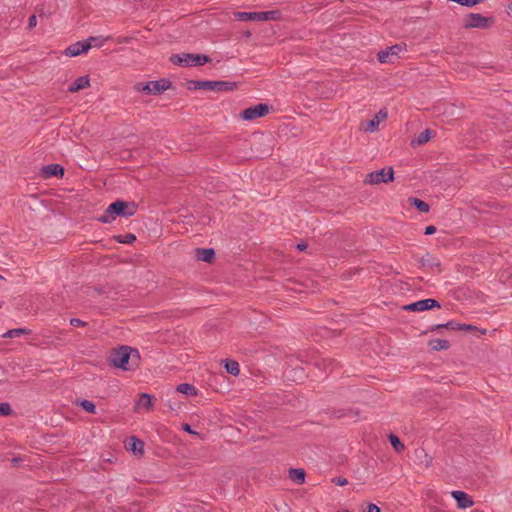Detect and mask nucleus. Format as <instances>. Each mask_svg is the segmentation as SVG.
<instances>
[{
    "mask_svg": "<svg viewBox=\"0 0 512 512\" xmlns=\"http://www.w3.org/2000/svg\"><path fill=\"white\" fill-rule=\"evenodd\" d=\"M70 324L74 327H80V326L86 325V323L84 321H82L81 319H78V318H72L70 320Z\"/></svg>",
    "mask_w": 512,
    "mask_h": 512,
    "instance_id": "nucleus-39",
    "label": "nucleus"
},
{
    "mask_svg": "<svg viewBox=\"0 0 512 512\" xmlns=\"http://www.w3.org/2000/svg\"><path fill=\"white\" fill-rule=\"evenodd\" d=\"M493 23L492 17H485L479 13H469L466 15L463 27L466 29L479 28L486 29Z\"/></svg>",
    "mask_w": 512,
    "mask_h": 512,
    "instance_id": "nucleus-7",
    "label": "nucleus"
},
{
    "mask_svg": "<svg viewBox=\"0 0 512 512\" xmlns=\"http://www.w3.org/2000/svg\"><path fill=\"white\" fill-rule=\"evenodd\" d=\"M99 40L98 37H90L88 41H79L70 45L66 50L65 54L70 57H75L81 53L87 52L92 46V41Z\"/></svg>",
    "mask_w": 512,
    "mask_h": 512,
    "instance_id": "nucleus-10",
    "label": "nucleus"
},
{
    "mask_svg": "<svg viewBox=\"0 0 512 512\" xmlns=\"http://www.w3.org/2000/svg\"><path fill=\"white\" fill-rule=\"evenodd\" d=\"M422 266H439V262L436 258L432 257L430 254H427L421 259Z\"/></svg>",
    "mask_w": 512,
    "mask_h": 512,
    "instance_id": "nucleus-33",
    "label": "nucleus"
},
{
    "mask_svg": "<svg viewBox=\"0 0 512 512\" xmlns=\"http://www.w3.org/2000/svg\"><path fill=\"white\" fill-rule=\"evenodd\" d=\"M289 478L297 483V484H303L305 482V471L301 468H290L288 470Z\"/></svg>",
    "mask_w": 512,
    "mask_h": 512,
    "instance_id": "nucleus-21",
    "label": "nucleus"
},
{
    "mask_svg": "<svg viewBox=\"0 0 512 512\" xmlns=\"http://www.w3.org/2000/svg\"><path fill=\"white\" fill-rule=\"evenodd\" d=\"M436 232V227L433 225H429L425 228L424 234L425 235H432Z\"/></svg>",
    "mask_w": 512,
    "mask_h": 512,
    "instance_id": "nucleus-41",
    "label": "nucleus"
},
{
    "mask_svg": "<svg viewBox=\"0 0 512 512\" xmlns=\"http://www.w3.org/2000/svg\"><path fill=\"white\" fill-rule=\"evenodd\" d=\"M417 453H420V454H423L424 457H425V466L426 467H429L432 463V457L428 456V454L425 452L424 449H421L420 451H417ZM417 456L419 457V454H417Z\"/></svg>",
    "mask_w": 512,
    "mask_h": 512,
    "instance_id": "nucleus-37",
    "label": "nucleus"
},
{
    "mask_svg": "<svg viewBox=\"0 0 512 512\" xmlns=\"http://www.w3.org/2000/svg\"><path fill=\"white\" fill-rule=\"evenodd\" d=\"M387 118V111L385 109H381L373 119L369 120L367 122V125L365 127L366 131L374 132L378 129L379 123L381 120H384Z\"/></svg>",
    "mask_w": 512,
    "mask_h": 512,
    "instance_id": "nucleus-17",
    "label": "nucleus"
},
{
    "mask_svg": "<svg viewBox=\"0 0 512 512\" xmlns=\"http://www.w3.org/2000/svg\"><path fill=\"white\" fill-rule=\"evenodd\" d=\"M108 39H110V37H107V38H105V39H103L102 41H99V42H98V40H96V41H94L95 42L94 46L101 47L103 45V42L108 40Z\"/></svg>",
    "mask_w": 512,
    "mask_h": 512,
    "instance_id": "nucleus-46",
    "label": "nucleus"
},
{
    "mask_svg": "<svg viewBox=\"0 0 512 512\" xmlns=\"http://www.w3.org/2000/svg\"><path fill=\"white\" fill-rule=\"evenodd\" d=\"M389 441L392 447L395 449L396 452H402L405 449L404 444L401 442V440L394 434L389 435Z\"/></svg>",
    "mask_w": 512,
    "mask_h": 512,
    "instance_id": "nucleus-30",
    "label": "nucleus"
},
{
    "mask_svg": "<svg viewBox=\"0 0 512 512\" xmlns=\"http://www.w3.org/2000/svg\"><path fill=\"white\" fill-rule=\"evenodd\" d=\"M175 391L177 393L185 394L186 396L196 397L198 395V389L189 383H181L177 385Z\"/></svg>",
    "mask_w": 512,
    "mask_h": 512,
    "instance_id": "nucleus-20",
    "label": "nucleus"
},
{
    "mask_svg": "<svg viewBox=\"0 0 512 512\" xmlns=\"http://www.w3.org/2000/svg\"><path fill=\"white\" fill-rule=\"evenodd\" d=\"M170 61L174 65L190 67V66L204 65L205 63L210 62L211 59L207 55L182 53V54H173L170 57Z\"/></svg>",
    "mask_w": 512,
    "mask_h": 512,
    "instance_id": "nucleus-4",
    "label": "nucleus"
},
{
    "mask_svg": "<svg viewBox=\"0 0 512 512\" xmlns=\"http://www.w3.org/2000/svg\"><path fill=\"white\" fill-rule=\"evenodd\" d=\"M406 50L405 44H395L384 50H381L377 54V59L380 63L392 62V56H398L402 51Z\"/></svg>",
    "mask_w": 512,
    "mask_h": 512,
    "instance_id": "nucleus-11",
    "label": "nucleus"
},
{
    "mask_svg": "<svg viewBox=\"0 0 512 512\" xmlns=\"http://www.w3.org/2000/svg\"><path fill=\"white\" fill-rule=\"evenodd\" d=\"M189 90H210V91H233L237 88V83L233 81H210V80H190L187 83Z\"/></svg>",
    "mask_w": 512,
    "mask_h": 512,
    "instance_id": "nucleus-2",
    "label": "nucleus"
},
{
    "mask_svg": "<svg viewBox=\"0 0 512 512\" xmlns=\"http://www.w3.org/2000/svg\"><path fill=\"white\" fill-rule=\"evenodd\" d=\"M250 35H251V33L248 31V32L246 33V36H247V37H249Z\"/></svg>",
    "mask_w": 512,
    "mask_h": 512,
    "instance_id": "nucleus-48",
    "label": "nucleus"
},
{
    "mask_svg": "<svg viewBox=\"0 0 512 512\" xmlns=\"http://www.w3.org/2000/svg\"><path fill=\"white\" fill-rule=\"evenodd\" d=\"M430 346L432 350H447L450 348V343L445 339H435L430 341Z\"/></svg>",
    "mask_w": 512,
    "mask_h": 512,
    "instance_id": "nucleus-27",
    "label": "nucleus"
},
{
    "mask_svg": "<svg viewBox=\"0 0 512 512\" xmlns=\"http://www.w3.org/2000/svg\"><path fill=\"white\" fill-rule=\"evenodd\" d=\"M37 25V19L35 15H31L28 21V28L31 29Z\"/></svg>",
    "mask_w": 512,
    "mask_h": 512,
    "instance_id": "nucleus-40",
    "label": "nucleus"
},
{
    "mask_svg": "<svg viewBox=\"0 0 512 512\" xmlns=\"http://www.w3.org/2000/svg\"><path fill=\"white\" fill-rule=\"evenodd\" d=\"M408 201L412 206H414L420 212H423V213L429 212L430 207L425 201L415 198V197H410L408 199Z\"/></svg>",
    "mask_w": 512,
    "mask_h": 512,
    "instance_id": "nucleus-26",
    "label": "nucleus"
},
{
    "mask_svg": "<svg viewBox=\"0 0 512 512\" xmlns=\"http://www.w3.org/2000/svg\"><path fill=\"white\" fill-rule=\"evenodd\" d=\"M279 14L277 10L258 12L259 21L277 20Z\"/></svg>",
    "mask_w": 512,
    "mask_h": 512,
    "instance_id": "nucleus-29",
    "label": "nucleus"
},
{
    "mask_svg": "<svg viewBox=\"0 0 512 512\" xmlns=\"http://www.w3.org/2000/svg\"><path fill=\"white\" fill-rule=\"evenodd\" d=\"M441 328H446V329H450V330H475L476 329V327H474L472 325L459 324L454 321H449L446 324L436 325L435 327L432 328V330L441 329Z\"/></svg>",
    "mask_w": 512,
    "mask_h": 512,
    "instance_id": "nucleus-18",
    "label": "nucleus"
},
{
    "mask_svg": "<svg viewBox=\"0 0 512 512\" xmlns=\"http://www.w3.org/2000/svg\"><path fill=\"white\" fill-rule=\"evenodd\" d=\"M21 459L18 457L12 458L11 462L14 466L18 465L20 463Z\"/></svg>",
    "mask_w": 512,
    "mask_h": 512,
    "instance_id": "nucleus-47",
    "label": "nucleus"
},
{
    "mask_svg": "<svg viewBox=\"0 0 512 512\" xmlns=\"http://www.w3.org/2000/svg\"><path fill=\"white\" fill-rule=\"evenodd\" d=\"M132 39H133V38H132V37H130V36H120V37H118V38L116 39V42H117L118 44H128V43H130V42L132 41Z\"/></svg>",
    "mask_w": 512,
    "mask_h": 512,
    "instance_id": "nucleus-38",
    "label": "nucleus"
},
{
    "mask_svg": "<svg viewBox=\"0 0 512 512\" xmlns=\"http://www.w3.org/2000/svg\"><path fill=\"white\" fill-rule=\"evenodd\" d=\"M215 252L212 248H197L196 257L198 260L210 263L214 259Z\"/></svg>",
    "mask_w": 512,
    "mask_h": 512,
    "instance_id": "nucleus-19",
    "label": "nucleus"
},
{
    "mask_svg": "<svg viewBox=\"0 0 512 512\" xmlns=\"http://www.w3.org/2000/svg\"><path fill=\"white\" fill-rule=\"evenodd\" d=\"M64 175V168L59 164H49L41 168V176L43 179L51 177H62Z\"/></svg>",
    "mask_w": 512,
    "mask_h": 512,
    "instance_id": "nucleus-14",
    "label": "nucleus"
},
{
    "mask_svg": "<svg viewBox=\"0 0 512 512\" xmlns=\"http://www.w3.org/2000/svg\"><path fill=\"white\" fill-rule=\"evenodd\" d=\"M234 17L239 21H259L258 12H235Z\"/></svg>",
    "mask_w": 512,
    "mask_h": 512,
    "instance_id": "nucleus-23",
    "label": "nucleus"
},
{
    "mask_svg": "<svg viewBox=\"0 0 512 512\" xmlns=\"http://www.w3.org/2000/svg\"><path fill=\"white\" fill-rule=\"evenodd\" d=\"M90 86L89 76H81L78 77L68 88L70 93H76L82 89L88 88Z\"/></svg>",
    "mask_w": 512,
    "mask_h": 512,
    "instance_id": "nucleus-16",
    "label": "nucleus"
},
{
    "mask_svg": "<svg viewBox=\"0 0 512 512\" xmlns=\"http://www.w3.org/2000/svg\"><path fill=\"white\" fill-rule=\"evenodd\" d=\"M451 496L455 499L457 507L460 509H466L474 505L472 497L466 492L454 490L451 492Z\"/></svg>",
    "mask_w": 512,
    "mask_h": 512,
    "instance_id": "nucleus-12",
    "label": "nucleus"
},
{
    "mask_svg": "<svg viewBox=\"0 0 512 512\" xmlns=\"http://www.w3.org/2000/svg\"><path fill=\"white\" fill-rule=\"evenodd\" d=\"M270 107L267 104L260 103L255 106L244 109L240 116L243 120L251 121L260 118L269 113Z\"/></svg>",
    "mask_w": 512,
    "mask_h": 512,
    "instance_id": "nucleus-8",
    "label": "nucleus"
},
{
    "mask_svg": "<svg viewBox=\"0 0 512 512\" xmlns=\"http://www.w3.org/2000/svg\"><path fill=\"white\" fill-rule=\"evenodd\" d=\"M509 9L512 11V2H511V5L509 6Z\"/></svg>",
    "mask_w": 512,
    "mask_h": 512,
    "instance_id": "nucleus-49",
    "label": "nucleus"
},
{
    "mask_svg": "<svg viewBox=\"0 0 512 512\" xmlns=\"http://www.w3.org/2000/svg\"><path fill=\"white\" fill-rule=\"evenodd\" d=\"M367 512H381V511L377 505L370 503L367 507Z\"/></svg>",
    "mask_w": 512,
    "mask_h": 512,
    "instance_id": "nucleus-42",
    "label": "nucleus"
},
{
    "mask_svg": "<svg viewBox=\"0 0 512 512\" xmlns=\"http://www.w3.org/2000/svg\"><path fill=\"white\" fill-rule=\"evenodd\" d=\"M113 356L107 359L110 366L120 368L124 371L134 370L139 366L140 354H112Z\"/></svg>",
    "mask_w": 512,
    "mask_h": 512,
    "instance_id": "nucleus-3",
    "label": "nucleus"
},
{
    "mask_svg": "<svg viewBox=\"0 0 512 512\" xmlns=\"http://www.w3.org/2000/svg\"><path fill=\"white\" fill-rule=\"evenodd\" d=\"M332 482L338 486H345L348 484V480L342 476L334 477Z\"/></svg>",
    "mask_w": 512,
    "mask_h": 512,
    "instance_id": "nucleus-36",
    "label": "nucleus"
},
{
    "mask_svg": "<svg viewBox=\"0 0 512 512\" xmlns=\"http://www.w3.org/2000/svg\"><path fill=\"white\" fill-rule=\"evenodd\" d=\"M126 447L128 451H131L136 455H142L144 453V442L135 436L128 439Z\"/></svg>",
    "mask_w": 512,
    "mask_h": 512,
    "instance_id": "nucleus-15",
    "label": "nucleus"
},
{
    "mask_svg": "<svg viewBox=\"0 0 512 512\" xmlns=\"http://www.w3.org/2000/svg\"><path fill=\"white\" fill-rule=\"evenodd\" d=\"M108 39H110V37H107V38H105V39H103L102 41H99V42H98V40H96V41H94L95 42L94 46L101 47L103 45V42L108 40Z\"/></svg>",
    "mask_w": 512,
    "mask_h": 512,
    "instance_id": "nucleus-45",
    "label": "nucleus"
},
{
    "mask_svg": "<svg viewBox=\"0 0 512 512\" xmlns=\"http://www.w3.org/2000/svg\"><path fill=\"white\" fill-rule=\"evenodd\" d=\"M440 303L435 299H423L416 301L414 303H410L403 306V310L412 311V312H422L426 310H430L433 308H440Z\"/></svg>",
    "mask_w": 512,
    "mask_h": 512,
    "instance_id": "nucleus-9",
    "label": "nucleus"
},
{
    "mask_svg": "<svg viewBox=\"0 0 512 512\" xmlns=\"http://www.w3.org/2000/svg\"><path fill=\"white\" fill-rule=\"evenodd\" d=\"M307 247H308V245L306 243H300L297 245V249L299 251H304Z\"/></svg>",
    "mask_w": 512,
    "mask_h": 512,
    "instance_id": "nucleus-44",
    "label": "nucleus"
},
{
    "mask_svg": "<svg viewBox=\"0 0 512 512\" xmlns=\"http://www.w3.org/2000/svg\"><path fill=\"white\" fill-rule=\"evenodd\" d=\"M360 414L359 410H354V409H339V410H332L331 412V416L332 417H335V418H342V417H346V416H354V417H358Z\"/></svg>",
    "mask_w": 512,
    "mask_h": 512,
    "instance_id": "nucleus-25",
    "label": "nucleus"
},
{
    "mask_svg": "<svg viewBox=\"0 0 512 512\" xmlns=\"http://www.w3.org/2000/svg\"><path fill=\"white\" fill-rule=\"evenodd\" d=\"M13 413L11 405L7 402L0 403V415L1 416H10Z\"/></svg>",
    "mask_w": 512,
    "mask_h": 512,
    "instance_id": "nucleus-35",
    "label": "nucleus"
},
{
    "mask_svg": "<svg viewBox=\"0 0 512 512\" xmlns=\"http://www.w3.org/2000/svg\"><path fill=\"white\" fill-rule=\"evenodd\" d=\"M183 430L187 431L190 434H196V432L192 430V428L190 427L189 424H184L183 425Z\"/></svg>",
    "mask_w": 512,
    "mask_h": 512,
    "instance_id": "nucleus-43",
    "label": "nucleus"
},
{
    "mask_svg": "<svg viewBox=\"0 0 512 512\" xmlns=\"http://www.w3.org/2000/svg\"><path fill=\"white\" fill-rule=\"evenodd\" d=\"M109 352H139L137 348L129 345H117L112 347Z\"/></svg>",
    "mask_w": 512,
    "mask_h": 512,
    "instance_id": "nucleus-32",
    "label": "nucleus"
},
{
    "mask_svg": "<svg viewBox=\"0 0 512 512\" xmlns=\"http://www.w3.org/2000/svg\"><path fill=\"white\" fill-rule=\"evenodd\" d=\"M25 333H27V330L22 329V328L10 329L6 333L3 334V337L13 338V337H18Z\"/></svg>",
    "mask_w": 512,
    "mask_h": 512,
    "instance_id": "nucleus-34",
    "label": "nucleus"
},
{
    "mask_svg": "<svg viewBox=\"0 0 512 512\" xmlns=\"http://www.w3.org/2000/svg\"><path fill=\"white\" fill-rule=\"evenodd\" d=\"M154 408L153 396L148 393H140L138 400L135 401L134 412H138L140 409L146 411H152Z\"/></svg>",
    "mask_w": 512,
    "mask_h": 512,
    "instance_id": "nucleus-13",
    "label": "nucleus"
},
{
    "mask_svg": "<svg viewBox=\"0 0 512 512\" xmlns=\"http://www.w3.org/2000/svg\"><path fill=\"white\" fill-rule=\"evenodd\" d=\"M114 238L118 243H122V244H132L136 241V236L132 233H128L125 235H118V236H115Z\"/></svg>",
    "mask_w": 512,
    "mask_h": 512,
    "instance_id": "nucleus-31",
    "label": "nucleus"
},
{
    "mask_svg": "<svg viewBox=\"0 0 512 512\" xmlns=\"http://www.w3.org/2000/svg\"><path fill=\"white\" fill-rule=\"evenodd\" d=\"M394 180V170L392 166L384 167L380 170L370 172L366 175L365 184L378 185L381 183H390Z\"/></svg>",
    "mask_w": 512,
    "mask_h": 512,
    "instance_id": "nucleus-6",
    "label": "nucleus"
},
{
    "mask_svg": "<svg viewBox=\"0 0 512 512\" xmlns=\"http://www.w3.org/2000/svg\"><path fill=\"white\" fill-rule=\"evenodd\" d=\"M76 405L80 406L83 410L88 413L95 414L96 413V405L90 400H80L75 402Z\"/></svg>",
    "mask_w": 512,
    "mask_h": 512,
    "instance_id": "nucleus-28",
    "label": "nucleus"
},
{
    "mask_svg": "<svg viewBox=\"0 0 512 512\" xmlns=\"http://www.w3.org/2000/svg\"><path fill=\"white\" fill-rule=\"evenodd\" d=\"M224 368L229 374H232L234 376H237L240 372L239 363L236 360L232 359H225L223 361Z\"/></svg>",
    "mask_w": 512,
    "mask_h": 512,
    "instance_id": "nucleus-24",
    "label": "nucleus"
},
{
    "mask_svg": "<svg viewBox=\"0 0 512 512\" xmlns=\"http://www.w3.org/2000/svg\"><path fill=\"white\" fill-rule=\"evenodd\" d=\"M171 82L168 79H161L158 81H148L146 83H136L134 90L137 92H144L147 95H158L169 89Z\"/></svg>",
    "mask_w": 512,
    "mask_h": 512,
    "instance_id": "nucleus-5",
    "label": "nucleus"
},
{
    "mask_svg": "<svg viewBox=\"0 0 512 512\" xmlns=\"http://www.w3.org/2000/svg\"><path fill=\"white\" fill-rule=\"evenodd\" d=\"M137 208V204L133 201L116 200L107 207L98 220L101 223H111L116 216L130 217L135 215Z\"/></svg>",
    "mask_w": 512,
    "mask_h": 512,
    "instance_id": "nucleus-1",
    "label": "nucleus"
},
{
    "mask_svg": "<svg viewBox=\"0 0 512 512\" xmlns=\"http://www.w3.org/2000/svg\"><path fill=\"white\" fill-rule=\"evenodd\" d=\"M433 135V131L430 129H426L421 132L415 139L411 141V146L415 145H423L427 143Z\"/></svg>",
    "mask_w": 512,
    "mask_h": 512,
    "instance_id": "nucleus-22",
    "label": "nucleus"
}]
</instances>
